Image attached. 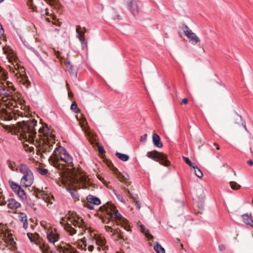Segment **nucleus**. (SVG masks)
Returning a JSON list of instances; mask_svg holds the SVG:
<instances>
[{
    "mask_svg": "<svg viewBox=\"0 0 253 253\" xmlns=\"http://www.w3.org/2000/svg\"><path fill=\"white\" fill-rule=\"evenodd\" d=\"M118 178L120 179V181H122L123 180L121 179L119 177H118Z\"/></svg>",
    "mask_w": 253,
    "mask_h": 253,
    "instance_id": "nucleus-56",
    "label": "nucleus"
},
{
    "mask_svg": "<svg viewBox=\"0 0 253 253\" xmlns=\"http://www.w3.org/2000/svg\"><path fill=\"white\" fill-rule=\"evenodd\" d=\"M247 164L250 166H252L253 165V161L252 160H250L247 161Z\"/></svg>",
    "mask_w": 253,
    "mask_h": 253,
    "instance_id": "nucleus-48",
    "label": "nucleus"
},
{
    "mask_svg": "<svg viewBox=\"0 0 253 253\" xmlns=\"http://www.w3.org/2000/svg\"><path fill=\"white\" fill-rule=\"evenodd\" d=\"M241 126H242V127H243L244 128H245V129H247V128H246V125H244V124H242L241 125Z\"/></svg>",
    "mask_w": 253,
    "mask_h": 253,
    "instance_id": "nucleus-51",
    "label": "nucleus"
},
{
    "mask_svg": "<svg viewBox=\"0 0 253 253\" xmlns=\"http://www.w3.org/2000/svg\"><path fill=\"white\" fill-rule=\"evenodd\" d=\"M71 109L73 110L75 113H78L80 111L77 104L75 102L72 103L71 106Z\"/></svg>",
    "mask_w": 253,
    "mask_h": 253,
    "instance_id": "nucleus-37",
    "label": "nucleus"
},
{
    "mask_svg": "<svg viewBox=\"0 0 253 253\" xmlns=\"http://www.w3.org/2000/svg\"><path fill=\"white\" fill-rule=\"evenodd\" d=\"M242 218L244 223L253 227V220L252 219L251 214H244L242 215Z\"/></svg>",
    "mask_w": 253,
    "mask_h": 253,
    "instance_id": "nucleus-22",
    "label": "nucleus"
},
{
    "mask_svg": "<svg viewBox=\"0 0 253 253\" xmlns=\"http://www.w3.org/2000/svg\"><path fill=\"white\" fill-rule=\"evenodd\" d=\"M147 157L155 161L159 162L162 165L166 167L169 166L170 164L166 155L155 150L148 152Z\"/></svg>",
    "mask_w": 253,
    "mask_h": 253,
    "instance_id": "nucleus-8",
    "label": "nucleus"
},
{
    "mask_svg": "<svg viewBox=\"0 0 253 253\" xmlns=\"http://www.w3.org/2000/svg\"><path fill=\"white\" fill-rule=\"evenodd\" d=\"M70 171L69 174L61 176L56 182L59 186L65 187L73 198L79 200L77 188L78 187L80 188H85L86 185L88 184V177L86 173L81 170Z\"/></svg>",
    "mask_w": 253,
    "mask_h": 253,
    "instance_id": "nucleus-4",
    "label": "nucleus"
},
{
    "mask_svg": "<svg viewBox=\"0 0 253 253\" xmlns=\"http://www.w3.org/2000/svg\"><path fill=\"white\" fill-rule=\"evenodd\" d=\"M152 139L154 145L155 146L158 148H162L163 147V143L161 142V138L157 133H154L153 134Z\"/></svg>",
    "mask_w": 253,
    "mask_h": 253,
    "instance_id": "nucleus-21",
    "label": "nucleus"
},
{
    "mask_svg": "<svg viewBox=\"0 0 253 253\" xmlns=\"http://www.w3.org/2000/svg\"><path fill=\"white\" fill-rule=\"evenodd\" d=\"M231 188L233 190H238L240 188L241 186L236 182L231 181L230 182Z\"/></svg>",
    "mask_w": 253,
    "mask_h": 253,
    "instance_id": "nucleus-33",
    "label": "nucleus"
},
{
    "mask_svg": "<svg viewBox=\"0 0 253 253\" xmlns=\"http://www.w3.org/2000/svg\"><path fill=\"white\" fill-rule=\"evenodd\" d=\"M41 226L44 228L45 230V232L49 230L50 229V228H53L51 224L50 223H47L46 222L44 221H42L41 222Z\"/></svg>",
    "mask_w": 253,
    "mask_h": 253,
    "instance_id": "nucleus-30",
    "label": "nucleus"
},
{
    "mask_svg": "<svg viewBox=\"0 0 253 253\" xmlns=\"http://www.w3.org/2000/svg\"><path fill=\"white\" fill-rule=\"evenodd\" d=\"M127 7L134 16L138 14V5L135 1L133 0H126Z\"/></svg>",
    "mask_w": 253,
    "mask_h": 253,
    "instance_id": "nucleus-13",
    "label": "nucleus"
},
{
    "mask_svg": "<svg viewBox=\"0 0 253 253\" xmlns=\"http://www.w3.org/2000/svg\"><path fill=\"white\" fill-rule=\"evenodd\" d=\"M6 204V202L5 200L1 190L0 189V205L4 206Z\"/></svg>",
    "mask_w": 253,
    "mask_h": 253,
    "instance_id": "nucleus-35",
    "label": "nucleus"
},
{
    "mask_svg": "<svg viewBox=\"0 0 253 253\" xmlns=\"http://www.w3.org/2000/svg\"><path fill=\"white\" fill-rule=\"evenodd\" d=\"M27 236L31 242H34L35 240L38 238V234L27 233Z\"/></svg>",
    "mask_w": 253,
    "mask_h": 253,
    "instance_id": "nucleus-34",
    "label": "nucleus"
},
{
    "mask_svg": "<svg viewBox=\"0 0 253 253\" xmlns=\"http://www.w3.org/2000/svg\"><path fill=\"white\" fill-rule=\"evenodd\" d=\"M214 145L216 146V148L217 150L219 149V146L217 143H214Z\"/></svg>",
    "mask_w": 253,
    "mask_h": 253,
    "instance_id": "nucleus-49",
    "label": "nucleus"
},
{
    "mask_svg": "<svg viewBox=\"0 0 253 253\" xmlns=\"http://www.w3.org/2000/svg\"><path fill=\"white\" fill-rule=\"evenodd\" d=\"M65 64L67 70L68 71V72L71 74H74L75 73V68L73 66V65L71 64V63L67 59L66 61H65Z\"/></svg>",
    "mask_w": 253,
    "mask_h": 253,
    "instance_id": "nucleus-25",
    "label": "nucleus"
},
{
    "mask_svg": "<svg viewBox=\"0 0 253 253\" xmlns=\"http://www.w3.org/2000/svg\"><path fill=\"white\" fill-rule=\"evenodd\" d=\"M105 230L108 232H111L112 233H113L114 234H115V231L113 229L111 226L109 225H106L105 226Z\"/></svg>",
    "mask_w": 253,
    "mask_h": 253,
    "instance_id": "nucleus-38",
    "label": "nucleus"
},
{
    "mask_svg": "<svg viewBox=\"0 0 253 253\" xmlns=\"http://www.w3.org/2000/svg\"><path fill=\"white\" fill-rule=\"evenodd\" d=\"M154 249L157 253H165V250L158 242L154 243Z\"/></svg>",
    "mask_w": 253,
    "mask_h": 253,
    "instance_id": "nucleus-26",
    "label": "nucleus"
},
{
    "mask_svg": "<svg viewBox=\"0 0 253 253\" xmlns=\"http://www.w3.org/2000/svg\"><path fill=\"white\" fill-rule=\"evenodd\" d=\"M252 204H253V199L252 200Z\"/></svg>",
    "mask_w": 253,
    "mask_h": 253,
    "instance_id": "nucleus-57",
    "label": "nucleus"
},
{
    "mask_svg": "<svg viewBox=\"0 0 253 253\" xmlns=\"http://www.w3.org/2000/svg\"><path fill=\"white\" fill-rule=\"evenodd\" d=\"M116 156L121 160L124 162L127 161L129 158V157L128 155L123 153H121L119 152H117L116 153Z\"/></svg>",
    "mask_w": 253,
    "mask_h": 253,
    "instance_id": "nucleus-28",
    "label": "nucleus"
},
{
    "mask_svg": "<svg viewBox=\"0 0 253 253\" xmlns=\"http://www.w3.org/2000/svg\"><path fill=\"white\" fill-rule=\"evenodd\" d=\"M39 247L42 253H52L50 247L46 243H41L39 244Z\"/></svg>",
    "mask_w": 253,
    "mask_h": 253,
    "instance_id": "nucleus-20",
    "label": "nucleus"
},
{
    "mask_svg": "<svg viewBox=\"0 0 253 253\" xmlns=\"http://www.w3.org/2000/svg\"><path fill=\"white\" fill-rule=\"evenodd\" d=\"M21 204L17 202L14 199H10L8 200L7 207L9 209L11 210L10 212H14V211L20 208Z\"/></svg>",
    "mask_w": 253,
    "mask_h": 253,
    "instance_id": "nucleus-17",
    "label": "nucleus"
},
{
    "mask_svg": "<svg viewBox=\"0 0 253 253\" xmlns=\"http://www.w3.org/2000/svg\"><path fill=\"white\" fill-rule=\"evenodd\" d=\"M3 72L5 78L3 79L0 78V80L3 81L0 87V107L5 106L9 110L2 108L0 110V117L2 119L6 121L11 120L13 118L16 120L19 117L24 118L25 119L17 124V130L18 135L19 136L18 132L19 124L23 123V121H29L33 118H31L29 120H27V116L29 115V108L22 103L23 101L20 97L15 95L13 83L6 81L7 74L4 70Z\"/></svg>",
    "mask_w": 253,
    "mask_h": 253,
    "instance_id": "nucleus-2",
    "label": "nucleus"
},
{
    "mask_svg": "<svg viewBox=\"0 0 253 253\" xmlns=\"http://www.w3.org/2000/svg\"><path fill=\"white\" fill-rule=\"evenodd\" d=\"M84 207H86L89 210H92L94 209V205L88 202L84 204Z\"/></svg>",
    "mask_w": 253,
    "mask_h": 253,
    "instance_id": "nucleus-39",
    "label": "nucleus"
},
{
    "mask_svg": "<svg viewBox=\"0 0 253 253\" xmlns=\"http://www.w3.org/2000/svg\"><path fill=\"white\" fill-rule=\"evenodd\" d=\"M185 35L188 39L195 43H197L200 42L199 38L191 30H187L184 31Z\"/></svg>",
    "mask_w": 253,
    "mask_h": 253,
    "instance_id": "nucleus-16",
    "label": "nucleus"
},
{
    "mask_svg": "<svg viewBox=\"0 0 253 253\" xmlns=\"http://www.w3.org/2000/svg\"><path fill=\"white\" fill-rule=\"evenodd\" d=\"M18 170L23 174L20 180L21 186L24 187L31 186L34 182V175L32 171L25 164H21L18 167Z\"/></svg>",
    "mask_w": 253,
    "mask_h": 253,
    "instance_id": "nucleus-7",
    "label": "nucleus"
},
{
    "mask_svg": "<svg viewBox=\"0 0 253 253\" xmlns=\"http://www.w3.org/2000/svg\"><path fill=\"white\" fill-rule=\"evenodd\" d=\"M4 1V0H0V3L3 2Z\"/></svg>",
    "mask_w": 253,
    "mask_h": 253,
    "instance_id": "nucleus-55",
    "label": "nucleus"
},
{
    "mask_svg": "<svg viewBox=\"0 0 253 253\" xmlns=\"http://www.w3.org/2000/svg\"><path fill=\"white\" fill-rule=\"evenodd\" d=\"M3 50L9 63L8 65L9 70L14 74L17 83L23 85L26 89L29 88L31 83L25 74L24 68L19 65L16 53L9 47H4Z\"/></svg>",
    "mask_w": 253,
    "mask_h": 253,
    "instance_id": "nucleus-5",
    "label": "nucleus"
},
{
    "mask_svg": "<svg viewBox=\"0 0 253 253\" xmlns=\"http://www.w3.org/2000/svg\"><path fill=\"white\" fill-rule=\"evenodd\" d=\"M42 16L48 21H50V19L52 20H55V16L53 15L52 14L49 15L48 12H45L44 14H42Z\"/></svg>",
    "mask_w": 253,
    "mask_h": 253,
    "instance_id": "nucleus-32",
    "label": "nucleus"
},
{
    "mask_svg": "<svg viewBox=\"0 0 253 253\" xmlns=\"http://www.w3.org/2000/svg\"><path fill=\"white\" fill-rule=\"evenodd\" d=\"M102 222H104V223H108L107 220H106V219L103 220Z\"/></svg>",
    "mask_w": 253,
    "mask_h": 253,
    "instance_id": "nucleus-52",
    "label": "nucleus"
},
{
    "mask_svg": "<svg viewBox=\"0 0 253 253\" xmlns=\"http://www.w3.org/2000/svg\"><path fill=\"white\" fill-rule=\"evenodd\" d=\"M9 184L11 188L20 198L22 199L26 198V193L20 185L12 181H9Z\"/></svg>",
    "mask_w": 253,
    "mask_h": 253,
    "instance_id": "nucleus-10",
    "label": "nucleus"
},
{
    "mask_svg": "<svg viewBox=\"0 0 253 253\" xmlns=\"http://www.w3.org/2000/svg\"><path fill=\"white\" fill-rule=\"evenodd\" d=\"M118 237L121 239H123L124 240H125L123 236H122V235H119Z\"/></svg>",
    "mask_w": 253,
    "mask_h": 253,
    "instance_id": "nucleus-50",
    "label": "nucleus"
},
{
    "mask_svg": "<svg viewBox=\"0 0 253 253\" xmlns=\"http://www.w3.org/2000/svg\"><path fill=\"white\" fill-rule=\"evenodd\" d=\"M40 196L41 198L48 205L52 204L53 201H54L53 196L50 194L46 193L44 191H42L39 193Z\"/></svg>",
    "mask_w": 253,
    "mask_h": 253,
    "instance_id": "nucleus-18",
    "label": "nucleus"
},
{
    "mask_svg": "<svg viewBox=\"0 0 253 253\" xmlns=\"http://www.w3.org/2000/svg\"><path fill=\"white\" fill-rule=\"evenodd\" d=\"M2 240H3L7 244L11 246L12 247H13L16 244V242L14 240L13 236L11 233H4L2 237Z\"/></svg>",
    "mask_w": 253,
    "mask_h": 253,
    "instance_id": "nucleus-15",
    "label": "nucleus"
},
{
    "mask_svg": "<svg viewBox=\"0 0 253 253\" xmlns=\"http://www.w3.org/2000/svg\"><path fill=\"white\" fill-rule=\"evenodd\" d=\"M147 138V134H145L143 136H142L140 138V141H145Z\"/></svg>",
    "mask_w": 253,
    "mask_h": 253,
    "instance_id": "nucleus-43",
    "label": "nucleus"
},
{
    "mask_svg": "<svg viewBox=\"0 0 253 253\" xmlns=\"http://www.w3.org/2000/svg\"><path fill=\"white\" fill-rule=\"evenodd\" d=\"M98 251H96L95 249V248H94V251L93 252H90L91 253H97Z\"/></svg>",
    "mask_w": 253,
    "mask_h": 253,
    "instance_id": "nucleus-53",
    "label": "nucleus"
},
{
    "mask_svg": "<svg viewBox=\"0 0 253 253\" xmlns=\"http://www.w3.org/2000/svg\"><path fill=\"white\" fill-rule=\"evenodd\" d=\"M133 202L135 203V205H136V208L138 209V210H139L141 208V203H140V202H139L138 201H137L136 199H134L133 200Z\"/></svg>",
    "mask_w": 253,
    "mask_h": 253,
    "instance_id": "nucleus-40",
    "label": "nucleus"
},
{
    "mask_svg": "<svg viewBox=\"0 0 253 253\" xmlns=\"http://www.w3.org/2000/svg\"><path fill=\"white\" fill-rule=\"evenodd\" d=\"M194 171L195 175L199 178H202L203 176V173L201 170L196 166L194 165L192 168Z\"/></svg>",
    "mask_w": 253,
    "mask_h": 253,
    "instance_id": "nucleus-29",
    "label": "nucleus"
},
{
    "mask_svg": "<svg viewBox=\"0 0 253 253\" xmlns=\"http://www.w3.org/2000/svg\"><path fill=\"white\" fill-rule=\"evenodd\" d=\"M46 237L48 241L52 244L58 242L60 239V235L56 228L53 227L46 231Z\"/></svg>",
    "mask_w": 253,
    "mask_h": 253,
    "instance_id": "nucleus-9",
    "label": "nucleus"
},
{
    "mask_svg": "<svg viewBox=\"0 0 253 253\" xmlns=\"http://www.w3.org/2000/svg\"><path fill=\"white\" fill-rule=\"evenodd\" d=\"M89 231L90 232L91 238L94 243L96 244V246L101 247H108L106 245V241L104 236L101 235H97L95 233L91 232L89 229Z\"/></svg>",
    "mask_w": 253,
    "mask_h": 253,
    "instance_id": "nucleus-11",
    "label": "nucleus"
},
{
    "mask_svg": "<svg viewBox=\"0 0 253 253\" xmlns=\"http://www.w3.org/2000/svg\"><path fill=\"white\" fill-rule=\"evenodd\" d=\"M98 151L99 153H103L104 152V148L103 147H99L98 148Z\"/></svg>",
    "mask_w": 253,
    "mask_h": 253,
    "instance_id": "nucleus-45",
    "label": "nucleus"
},
{
    "mask_svg": "<svg viewBox=\"0 0 253 253\" xmlns=\"http://www.w3.org/2000/svg\"><path fill=\"white\" fill-rule=\"evenodd\" d=\"M58 250L61 253H79L71 245L64 243L60 244Z\"/></svg>",
    "mask_w": 253,
    "mask_h": 253,
    "instance_id": "nucleus-12",
    "label": "nucleus"
},
{
    "mask_svg": "<svg viewBox=\"0 0 253 253\" xmlns=\"http://www.w3.org/2000/svg\"><path fill=\"white\" fill-rule=\"evenodd\" d=\"M19 124L18 132L19 139L22 141L25 147H29L30 151L34 149L33 145L36 148V153L41 158L45 159L49 156V161L51 165L60 171V176L70 173V171L80 170L73 168L72 157L62 147H55L53 154L50 153L55 144V136L47 126H42L39 129L38 137H36L35 127L37 122L35 119L29 121H23Z\"/></svg>",
    "mask_w": 253,
    "mask_h": 253,
    "instance_id": "nucleus-1",
    "label": "nucleus"
},
{
    "mask_svg": "<svg viewBox=\"0 0 253 253\" xmlns=\"http://www.w3.org/2000/svg\"><path fill=\"white\" fill-rule=\"evenodd\" d=\"M218 249L220 251L223 252L226 249V246L224 245H220L218 246Z\"/></svg>",
    "mask_w": 253,
    "mask_h": 253,
    "instance_id": "nucleus-42",
    "label": "nucleus"
},
{
    "mask_svg": "<svg viewBox=\"0 0 253 253\" xmlns=\"http://www.w3.org/2000/svg\"><path fill=\"white\" fill-rule=\"evenodd\" d=\"M1 226V225H0V227Z\"/></svg>",
    "mask_w": 253,
    "mask_h": 253,
    "instance_id": "nucleus-58",
    "label": "nucleus"
},
{
    "mask_svg": "<svg viewBox=\"0 0 253 253\" xmlns=\"http://www.w3.org/2000/svg\"><path fill=\"white\" fill-rule=\"evenodd\" d=\"M116 253H124L122 252H117Z\"/></svg>",
    "mask_w": 253,
    "mask_h": 253,
    "instance_id": "nucleus-54",
    "label": "nucleus"
},
{
    "mask_svg": "<svg viewBox=\"0 0 253 253\" xmlns=\"http://www.w3.org/2000/svg\"><path fill=\"white\" fill-rule=\"evenodd\" d=\"M18 219L23 223V227L25 229H27L28 224L27 222V216L24 213H20L18 215Z\"/></svg>",
    "mask_w": 253,
    "mask_h": 253,
    "instance_id": "nucleus-23",
    "label": "nucleus"
},
{
    "mask_svg": "<svg viewBox=\"0 0 253 253\" xmlns=\"http://www.w3.org/2000/svg\"><path fill=\"white\" fill-rule=\"evenodd\" d=\"M183 160L185 161V162L191 168H192L195 164L192 163L189 159L188 157L183 156L182 157Z\"/></svg>",
    "mask_w": 253,
    "mask_h": 253,
    "instance_id": "nucleus-36",
    "label": "nucleus"
},
{
    "mask_svg": "<svg viewBox=\"0 0 253 253\" xmlns=\"http://www.w3.org/2000/svg\"><path fill=\"white\" fill-rule=\"evenodd\" d=\"M5 74L3 72V69L0 66V78H5Z\"/></svg>",
    "mask_w": 253,
    "mask_h": 253,
    "instance_id": "nucleus-41",
    "label": "nucleus"
},
{
    "mask_svg": "<svg viewBox=\"0 0 253 253\" xmlns=\"http://www.w3.org/2000/svg\"><path fill=\"white\" fill-rule=\"evenodd\" d=\"M140 230L142 233L145 234L146 237L148 239H152L153 238V236L149 233V231L147 230L143 225H140Z\"/></svg>",
    "mask_w": 253,
    "mask_h": 253,
    "instance_id": "nucleus-27",
    "label": "nucleus"
},
{
    "mask_svg": "<svg viewBox=\"0 0 253 253\" xmlns=\"http://www.w3.org/2000/svg\"><path fill=\"white\" fill-rule=\"evenodd\" d=\"M80 125L84 131L85 134L89 137H92L93 136V133L90 130L86 119L84 118H82L79 120Z\"/></svg>",
    "mask_w": 253,
    "mask_h": 253,
    "instance_id": "nucleus-14",
    "label": "nucleus"
},
{
    "mask_svg": "<svg viewBox=\"0 0 253 253\" xmlns=\"http://www.w3.org/2000/svg\"><path fill=\"white\" fill-rule=\"evenodd\" d=\"M67 219L69 222L64 225V228L70 236L68 239L71 243L79 250L93 252L94 246L91 235L88 239L85 237L78 239L73 237L77 233L78 236H83L88 228L82 218L75 213H72Z\"/></svg>",
    "mask_w": 253,
    "mask_h": 253,
    "instance_id": "nucleus-3",
    "label": "nucleus"
},
{
    "mask_svg": "<svg viewBox=\"0 0 253 253\" xmlns=\"http://www.w3.org/2000/svg\"><path fill=\"white\" fill-rule=\"evenodd\" d=\"M182 102L184 104H187V103H188V99L187 98H184V99H182Z\"/></svg>",
    "mask_w": 253,
    "mask_h": 253,
    "instance_id": "nucleus-47",
    "label": "nucleus"
},
{
    "mask_svg": "<svg viewBox=\"0 0 253 253\" xmlns=\"http://www.w3.org/2000/svg\"><path fill=\"white\" fill-rule=\"evenodd\" d=\"M36 171L42 175H46L48 173V170L46 169H43L41 167H37L36 168Z\"/></svg>",
    "mask_w": 253,
    "mask_h": 253,
    "instance_id": "nucleus-31",
    "label": "nucleus"
},
{
    "mask_svg": "<svg viewBox=\"0 0 253 253\" xmlns=\"http://www.w3.org/2000/svg\"><path fill=\"white\" fill-rule=\"evenodd\" d=\"M55 55L57 56V57H58V58H62V57L61 56V53L59 51L56 52L55 53Z\"/></svg>",
    "mask_w": 253,
    "mask_h": 253,
    "instance_id": "nucleus-46",
    "label": "nucleus"
},
{
    "mask_svg": "<svg viewBox=\"0 0 253 253\" xmlns=\"http://www.w3.org/2000/svg\"><path fill=\"white\" fill-rule=\"evenodd\" d=\"M86 200L88 203H90L93 205H99L101 204V201L98 198L91 195H89L87 197Z\"/></svg>",
    "mask_w": 253,
    "mask_h": 253,
    "instance_id": "nucleus-24",
    "label": "nucleus"
},
{
    "mask_svg": "<svg viewBox=\"0 0 253 253\" xmlns=\"http://www.w3.org/2000/svg\"><path fill=\"white\" fill-rule=\"evenodd\" d=\"M85 32V28H82L80 26H77L76 32L77 33V37L80 41L83 43L85 41L84 33Z\"/></svg>",
    "mask_w": 253,
    "mask_h": 253,
    "instance_id": "nucleus-19",
    "label": "nucleus"
},
{
    "mask_svg": "<svg viewBox=\"0 0 253 253\" xmlns=\"http://www.w3.org/2000/svg\"><path fill=\"white\" fill-rule=\"evenodd\" d=\"M3 33V28L2 27V26L0 24V36L2 35Z\"/></svg>",
    "mask_w": 253,
    "mask_h": 253,
    "instance_id": "nucleus-44",
    "label": "nucleus"
},
{
    "mask_svg": "<svg viewBox=\"0 0 253 253\" xmlns=\"http://www.w3.org/2000/svg\"><path fill=\"white\" fill-rule=\"evenodd\" d=\"M99 209L109 215L113 219V221H115L118 224L121 225L127 231L130 230V227L128 224L127 220L122 217L121 214L119 213L114 205L107 203L105 205L101 207Z\"/></svg>",
    "mask_w": 253,
    "mask_h": 253,
    "instance_id": "nucleus-6",
    "label": "nucleus"
}]
</instances>
